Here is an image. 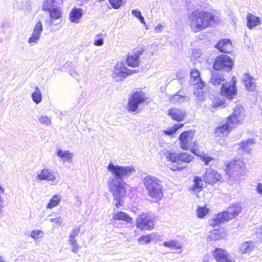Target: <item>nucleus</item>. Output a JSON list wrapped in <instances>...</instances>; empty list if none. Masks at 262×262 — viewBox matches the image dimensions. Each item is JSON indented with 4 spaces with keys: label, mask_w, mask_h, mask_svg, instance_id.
I'll return each instance as SVG.
<instances>
[{
    "label": "nucleus",
    "mask_w": 262,
    "mask_h": 262,
    "mask_svg": "<svg viewBox=\"0 0 262 262\" xmlns=\"http://www.w3.org/2000/svg\"><path fill=\"white\" fill-rule=\"evenodd\" d=\"M113 177L107 182V185L112 192L115 201V205L119 208L123 204V197L126 193L125 180L135 171L134 168L129 166H120L110 163L107 167Z\"/></svg>",
    "instance_id": "1"
},
{
    "label": "nucleus",
    "mask_w": 262,
    "mask_h": 262,
    "mask_svg": "<svg viewBox=\"0 0 262 262\" xmlns=\"http://www.w3.org/2000/svg\"><path fill=\"white\" fill-rule=\"evenodd\" d=\"M190 27L194 32H198L215 24V16L210 12L196 10L189 16Z\"/></svg>",
    "instance_id": "2"
},
{
    "label": "nucleus",
    "mask_w": 262,
    "mask_h": 262,
    "mask_svg": "<svg viewBox=\"0 0 262 262\" xmlns=\"http://www.w3.org/2000/svg\"><path fill=\"white\" fill-rule=\"evenodd\" d=\"M143 183L148 196L155 202L159 201L163 197V186L161 180L158 178L148 175L143 179Z\"/></svg>",
    "instance_id": "3"
},
{
    "label": "nucleus",
    "mask_w": 262,
    "mask_h": 262,
    "mask_svg": "<svg viewBox=\"0 0 262 262\" xmlns=\"http://www.w3.org/2000/svg\"><path fill=\"white\" fill-rule=\"evenodd\" d=\"M165 156L169 161L172 162V165L170 169L173 171L182 170L186 167V163L190 162L194 158L193 156L186 152L177 154L167 151Z\"/></svg>",
    "instance_id": "4"
},
{
    "label": "nucleus",
    "mask_w": 262,
    "mask_h": 262,
    "mask_svg": "<svg viewBox=\"0 0 262 262\" xmlns=\"http://www.w3.org/2000/svg\"><path fill=\"white\" fill-rule=\"evenodd\" d=\"M242 210L239 204H233L227 208L225 211L217 214L210 220L209 224L213 227H216L221 223L231 220L235 218Z\"/></svg>",
    "instance_id": "5"
},
{
    "label": "nucleus",
    "mask_w": 262,
    "mask_h": 262,
    "mask_svg": "<svg viewBox=\"0 0 262 262\" xmlns=\"http://www.w3.org/2000/svg\"><path fill=\"white\" fill-rule=\"evenodd\" d=\"M246 172V164L241 160L232 161L227 165L226 173L235 180L244 176Z\"/></svg>",
    "instance_id": "6"
},
{
    "label": "nucleus",
    "mask_w": 262,
    "mask_h": 262,
    "mask_svg": "<svg viewBox=\"0 0 262 262\" xmlns=\"http://www.w3.org/2000/svg\"><path fill=\"white\" fill-rule=\"evenodd\" d=\"M148 97L145 93L140 89L137 90L133 92L128 99V110L130 112H139V107L140 104L145 102Z\"/></svg>",
    "instance_id": "7"
},
{
    "label": "nucleus",
    "mask_w": 262,
    "mask_h": 262,
    "mask_svg": "<svg viewBox=\"0 0 262 262\" xmlns=\"http://www.w3.org/2000/svg\"><path fill=\"white\" fill-rule=\"evenodd\" d=\"M233 66V61L230 57L221 55L215 58L213 68L214 70L229 72L232 70Z\"/></svg>",
    "instance_id": "8"
},
{
    "label": "nucleus",
    "mask_w": 262,
    "mask_h": 262,
    "mask_svg": "<svg viewBox=\"0 0 262 262\" xmlns=\"http://www.w3.org/2000/svg\"><path fill=\"white\" fill-rule=\"evenodd\" d=\"M136 227L142 230H151L154 227V221L147 213L139 215L136 219Z\"/></svg>",
    "instance_id": "9"
},
{
    "label": "nucleus",
    "mask_w": 262,
    "mask_h": 262,
    "mask_svg": "<svg viewBox=\"0 0 262 262\" xmlns=\"http://www.w3.org/2000/svg\"><path fill=\"white\" fill-rule=\"evenodd\" d=\"M138 72L139 70H130L126 67L123 63H119L115 66L114 70L113 78L116 81L123 80L127 76Z\"/></svg>",
    "instance_id": "10"
},
{
    "label": "nucleus",
    "mask_w": 262,
    "mask_h": 262,
    "mask_svg": "<svg viewBox=\"0 0 262 262\" xmlns=\"http://www.w3.org/2000/svg\"><path fill=\"white\" fill-rule=\"evenodd\" d=\"M235 127L233 122H231L228 119L222 122L221 125L215 129L214 134L218 137L227 136L230 131Z\"/></svg>",
    "instance_id": "11"
},
{
    "label": "nucleus",
    "mask_w": 262,
    "mask_h": 262,
    "mask_svg": "<svg viewBox=\"0 0 262 262\" xmlns=\"http://www.w3.org/2000/svg\"><path fill=\"white\" fill-rule=\"evenodd\" d=\"M222 177L221 174L211 168L207 169L205 174L203 175V180L206 183L213 184L220 181Z\"/></svg>",
    "instance_id": "12"
},
{
    "label": "nucleus",
    "mask_w": 262,
    "mask_h": 262,
    "mask_svg": "<svg viewBox=\"0 0 262 262\" xmlns=\"http://www.w3.org/2000/svg\"><path fill=\"white\" fill-rule=\"evenodd\" d=\"M194 136V133L192 130L186 131L182 133L179 136L180 147L183 150L188 149L189 144Z\"/></svg>",
    "instance_id": "13"
},
{
    "label": "nucleus",
    "mask_w": 262,
    "mask_h": 262,
    "mask_svg": "<svg viewBox=\"0 0 262 262\" xmlns=\"http://www.w3.org/2000/svg\"><path fill=\"white\" fill-rule=\"evenodd\" d=\"M237 94L236 86H233V84L228 82H225L221 86V94L229 99L233 98Z\"/></svg>",
    "instance_id": "14"
},
{
    "label": "nucleus",
    "mask_w": 262,
    "mask_h": 262,
    "mask_svg": "<svg viewBox=\"0 0 262 262\" xmlns=\"http://www.w3.org/2000/svg\"><path fill=\"white\" fill-rule=\"evenodd\" d=\"M243 107L241 105H236L233 110V112L231 115L229 116L227 119L231 122H233L234 125L240 123L243 118Z\"/></svg>",
    "instance_id": "15"
},
{
    "label": "nucleus",
    "mask_w": 262,
    "mask_h": 262,
    "mask_svg": "<svg viewBox=\"0 0 262 262\" xmlns=\"http://www.w3.org/2000/svg\"><path fill=\"white\" fill-rule=\"evenodd\" d=\"M212 255L217 262H232L228 253L223 249L215 248Z\"/></svg>",
    "instance_id": "16"
},
{
    "label": "nucleus",
    "mask_w": 262,
    "mask_h": 262,
    "mask_svg": "<svg viewBox=\"0 0 262 262\" xmlns=\"http://www.w3.org/2000/svg\"><path fill=\"white\" fill-rule=\"evenodd\" d=\"M37 177L39 180H45L47 181L54 182L56 179V176L53 170L45 168L38 171Z\"/></svg>",
    "instance_id": "17"
},
{
    "label": "nucleus",
    "mask_w": 262,
    "mask_h": 262,
    "mask_svg": "<svg viewBox=\"0 0 262 262\" xmlns=\"http://www.w3.org/2000/svg\"><path fill=\"white\" fill-rule=\"evenodd\" d=\"M226 79L222 72L214 70L211 72V76L210 79V83L212 85L217 86L225 83Z\"/></svg>",
    "instance_id": "18"
},
{
    "label": "nucleus",
    "mask_w": 262,
    "mask_h": 262,
    "mask_svg": "<svg viewBox=\"0 0 262 262\" xmlns=\"http://www.w3.org/2000/svg\"><path fill=\"white\" fill-rule=\"evenodd\" d=\"M42 30L43 27L41 22L38 21L35 24L31 36L28 39L29 43H37L40 39Z\"/></svg>",
    "instance_id": "19"
},
{
    "label": "nucleus",
    "mask_w": 262,
    "mask_h": 262,
    "mask_svg": "<svg viewBox=\"0 0 262 262\" xmlns=\"http://www.w3.org/2000/svg\"><path fill=\"white\" fill-rule=\"evenodd\" d=\"M190 82L192 84L196 85L200 89H202L205 85V83L201 80L199 71L196 69L191 70Z\"/></svg>",
    "instance_id": "20"
},
{
    "label": "nucleus",
    "mask_w": 262,
    "mask_h": 262,
    "mask_svg": "<svg viewBox=\"0 0 262 262\" xmlns=\"http://www.w3.org/2000/svg\"><path fill=\"white\" fill-rule=\"evenodd\" d=\"M168 114L173 120L180 122L184 120L186 112L183 110L172 107L168 110Z\"/></svg>",
    "instance_id": "21"
},
{
    "label": "nucleus",
    "mask_w": 262,
    "mask_h": 262,
    "mask_svg": "<svg viewBox=\"0 0 262 262\" xmlns=\"http://www.w3.org/2000/svg\"><path fill=\"white\" fill-rule=\"evenodd\" d=\"M215 47L221 52L229 53L232 50V45L230 39H222L220 40Z\"/></svg>",
    "instance_id": "22"
},
{
    "label": "nucleus",
    "mask_w": 262,
    "mask_h": 262,
    "mask_svg": "<svg viewBox=\"0 0 262 262\" xmlns=\"http://www.w3.org/2000/svg\"><path fill=\"white\" fill-rule=\"evenodd\" d=\"M247 26L249 29H252L260 25V18L252 13H248L246 16Z\"/></svg>",
    "instance_id": "23"
},
{
    "label": "nucleus",
    "mask_w": 262,
    "mask_h": 262,
    "mask_svg": "<svg viewBox=\"0 0 262 262\" xmlns=\"http://www.w3.org/2000/svg\"><path fill=\"white\" fill-rule=\"evenodd\" d=\"M253 78L249 74L245 73L243 77V81H244L246 89L248 91L253 92L255 90L256 84L253 81Z\"/></svg>",
    "instance_id": "24"
},
{
    "label": "nucleus",
    "mask_w": 262,
    "mask_h": 262,
    "mask_svg": "<svg viewBox=\"0 0 262 262\" xmlns=\"http://www.w3.org/2000/svg\"><path fill=\"white\" fill-rule=\"evenodd\" d=\"M193 184L189 188V191L193 194L200 192L203 186L202 178L201 177L195 176L193 178Z\"/></svg>",
    "instance_id": "25"
},
{
    "label": "nucleus",
    "mask_w": 262,
    "mask_h": 262,
    "mask_svg": "<svg viewBox=\"0 0 262 262\" xmlns=\"http://www.w3.org/2000/svg\"><path fill=\"white\" fill-rule=\"evenodd\" d=\"M56 154L63 162H71L72 161L73 155L69 150H62L61 149H59L57 150Z\"/></svg>",
    "instance_id": "26"
},
{
    "label": "nucleus",
    "mask_w": 262,
    "mask_h": 262,
    "mask_svg": "<svg viewBox=\"0 0 262 262\" xmlns=\"http://www.w3.org/2000/svg\"><path fill=\"white\" fill-rule=\"evenodd\" d=\"M113 219L115 220H122L128 223H133V219L123 211H118L113 216Z\"/></svg>",
    "instance_id": "27"
},
{
    "label": "nucleus",
    "mask_w": 262,
    "mask_h": 262,
    "mask_svg": "<svg viewBox=\"0 0 262 262\" xmlns=\"http://www.w3.org/2000/svg\"><path fill=\"white\" fill-rule=\"evenodd\" d=\"M82 15V10L81 8H74L70 14V19L72 22L77 23Z\"/></svg>",
    "instance_id": "28"
},
{
    "label": "nucleus",
    "mask_w": 262,
    "mask_h": 262,
    "mask_svg": "<svg viewBox=\"0 0 262 262\" xmlns=\"http://www.w3.org/2000/svg\"><path fill=\"white\" fill-rule=\"evenodd\" d=\"M163 245L165 247L169 248L173 250H178L182 248V244L177 240L165 241L163 243Z\"/></svg>",
    "instance_id": "29"
},
{
    "label": "nucleus",
    "mask_w": 262,
    "mask_h": 262,
    "mask_svg": "<svg viewBox=\"0 0 262 262\" xmlns=\"http://www.w3.org/2000/svg\"><path fill=\"white\" fill-rule=\"evenodd\" d=\"M189 100L188 97L186 96L180 95L178 93H176L170 97V101L173 104L181 103Z\"/></svg>",
    "instance_id": "30"
},
{
    "label": "nucleus",
    "mask_w": 262,
    "mask_h": 262,
    "mask_svg": "<svg viewBox=\"0 0 262 262\" xmlns=\"http://www.w3.org/2000/svg\"><path fill=\"white\" fill-rule=\"evenodd\" d=\"M254 244L251 242H244L239 247V250L242 253H249L254 248Z\"/></svg>",
    "instance_id": "31"
},
{
    "label": "nucleus",
    "mask_w": 262,
    "mask_h": 262,
    "mask_svg": "<svg viewBox=\"0 0 262 262\" xmlns=\"http://www.w3.org/2000/svg\"><path fill=\"white\" fill-rule=\"evenodd\" d=\"M225 234L221 230H214L213 232L208 236L207 238L210 241H216L223 238Z\"/></svg>",
    "instance_id": "32"
},
{
    "label": "nucleus",
    "mask_w": 262,
    "mask_h": 262,
    "mask_svg": "<svg viewBox=\"0 0 262 262\" xmlns=\"http://www.w3.org/2000/svg\"><path fill=\"white\" fill-rule=\"evenodd\" d=\"M50 13V24H53V19H56L59 18L61 16V12L60 10L58 9L57 7L54 8L53 9H51V10H48Z\"/></svg>",
    "instance_id": "33"
},
{
    "label": "nucleus",
    "mask_w": 262,
    "mask_h": 262,
    "mask_svg": "<svg viewBox=\"0 0 262 262\" xmlns=\"http://www.w3.org/2000/svg\"><path fill=\"white\" fill-rule=\"evenodd\" d=\"M32 98L33 101L36 104L40 103L42 99V96L40 89L38 86H36L35 91L32 94Z\"/></svg>",
    "instance_id": "34"
},
{
    "label": "nucleus",
    "mask_w": 262,
    "mask_h": 262,
    "mask_svg": "<svg viewBox=\"0 0 262 262\" xmlns=\"http://www.w3.org/2000/svg\"><path fill=\"white\" fill-rule=\"evenodd\" d=\"M152 239L153 234H150L140 236L138 238L137 241L139 244L144 245L150 243Z\"/></svg>",
    "instance_id": "35"
},
{
    "label": "nucleus",
    "mask_w": 262,
    "mask_h": 262,
    "mask_svg": "<svg viewBox=\"0 0 262 262\" xmlns=\"http://www.w3.org/2000/svg\"><path fill=\"white\" fill-rule=\"evenodd\" d=\"M126 61L127 65L132 67H138L139 63V60H138L136 57L133 56L132 54L127 56Z\"/></svg>",
    "instance_id": "36"
},
{
    "label": "nucleus",
    "mask_w": 262,
    "mask_h": 262,
    "mask_svg": "<svg viewBox=\"0 0 262 262\" xmlns=\"http://www.w3.org/2000/svg\"><path fill=\"white\" fill-rule=\"evenodd\" d=\"M61 200V197L58 195H55L53 196L52 199L50 200L49 203L47 205L48 208H52L57 206Z\"/></svg>",
    "instance_id": "37"
},
{
    "label": "nucleus",
    "mask_w": 262,
    "mask_h": 262,
    "mask_svg": "<svg viewBox=\"0 0 262 262\" xmlns=\"http://www.w3.org/2000/svg\"><path fill=\"white\" fill-rule=\"evenodd\" d=\"M254 141L253 139H248L246 141H244L241 142L239 143V146L241 148L243 149L245 151L249 152L250 150V148L248 147L249 145H252L254 144Z\"/></svg>",
    "instance_id": "38"
},
{
    "label": "nucleus",
    "mask_w": 262,
    "mask_h": 262,
    "mask_svg": "<svg viewBox=\"0 0 262 262\" xmlns=\"http://www.w3.org/2000/svg\"><path fill=\"white\" fill-rule=\"evenodd\" d=\"M80 231V226H75L69 234V241H74L75 237L78 235Z\"/></svg>",
    "instance_id": "39"
},
{
    "label": "nucleus",
    "mask_w": 262,
    "mask_h": 262,
    "mask_svg": "<svg viewBox=\"0 0 262 262\" xmlns=\"http://www.w3.org/2000/svg\"><path fill=\"white\" fill-rule=\"evenodd\" d=\"M57 7L55 0H47L43 5V9L46 10H51Z\"/></svg>",
    "instance_id": "40"
},
{
    "label": "nucleus",
    "mask_w": 262,
    "mask_h": 262,
    "mask_svg": "<svg viewBox=\"0 0 262 262\" xmlns=\"http://www.w3.org/2000/svg\"><path fill=\"white\" fill-rule=\"evenodd\" d=\"M126 0H108L110 5L114 9H118Z\"/></svg>",
    "instance_id": "41"
},
{
    "label": "nucleus",
    "mask_w": 262,
    "mask_h": 262,
    "mask_svg": "<svg viewBox=\"0 0 262 262\" xmlns=\"http://www.w3.org/2000/svg\"><path fill=\"white\" fill-rule=\"evenodd\" d=\"M132 14L136 17L142 24H145L144 18L142 15L141 12L139 10L133 9L132 10Z\"/></svg>",
    "instance_id": "42"
},
{
    "label": "nucleus",
    "mask_w": 262,
    "mask_h": 262,
    "mask_svg": "<svg viewBox=\"0 0 262 262\" xmlns=\"http://www.w3.org/2000/svg\"><path fill=\"white\" fill-rule=\"evenodd\" d=\"M208 213V210L204 207H199L197 210L198 216L199 218L204 217Z\"/></svg>",
    "instance_id": "43"
},
{
    "label": "nucleus",
    "mask_w": 262,
    "mask_h": 262,
    "mask_svg": "<svg viewBox=\"0 0 262 262\" xmlns=\"http://www.w3.org/2000/svg\"><path fill=\"white\" fill-rule=\"evenodd\" d=\"M69 244L71 245V246L72 247V251L75 253H78V250L79 249V246L77 243V241L76 240L71 241H69Z\"/></svg>",
    "instance_id": "44"
},
{
    "label": "nucleus",
    "mask_w": 262,
    "mask_h": 262,
    "mask_svg": "<svg viewBox=\"0 0 262 262\" xmlns=\"http://www.w3.org/2000/svg\"><path fill=\"white\" fill-rule=\"evenodd\" d=\"M43 233L40 230H33L31 233V237L35 239L41 237Z\"/></svg>",
    "instance_id": "45"
},
{
    "label": "nucleus",
    "mask_w": 262,
    "mask_h": 262,
    "mask_svg": "<svg viewBox=\"0 0 262 262\" xmlns=\"http://www.w3.org/2000/svg\"><path fill=\"white\" fill-rule=\"evenodd\" d=\"M201 159L206 165L211 164V162L213 160V158L212 157L206 155L201 156Z\"/></svg>",
    "instance_id": "46"
},
{
    "label": "nucleus",
    "mask_w": 262,
    "mask_h": 262,
    "mask_svg": "<svg viewBox=\"0 0 262 262\" xmlns=\"http://www.w3.org/2000/svg\"><path fill=\"white\" fill-rule=\"evenodd\" d=\"M39 121L41 123L49 125L51 123V119L46 116H42L39 117Z\"/></svg>",
    "instance_id": "47"
},
{
    "label": "nucleus",
    "mask_w": 262,
    "mask_h": 262,
    "mask_svg": "<svg viewBox=\"0 0 262 262\" xmlns=\"http://www.w3.org/2000/svg\"><path fill=\"white\" fill-rule=\"evenodd\" d=\"M49 220L50 222L55 223L57 224H61L62 222V219H61L60 217H55V218H52L50 217L49 219Z\"/></svg>",
    "instance_id": "48"
},
{
    "label": "nucleus",
    "mask_w": 262,
    "mask_h": 262,
    "mask_svg": "<svg viewBox=\"0 0 262 262\" xmlns=\"http://www.w3.org/2000/svg\"><path fill=\"white\" fill-rule=\"evenodd\" d=\"M132 54L133 55V56L136 57V58L139 60L140 56L143 54V51L142 50H137L133 52Z\"/></svg>",
    "instance_id": "49"
},
{
    "label": "nucleus",
    "mask_w": 262,
    "mask_h": 262,
    "mask_svg": "<svg viewBox=\"0 0 262 262\" xmlns=\"http://www.w3.org/2000/svg\"><path fill=\"white\" fill-rule=\"evenodd\" d=\"M164 134L168 136H172L174 133V130L172 127L167 128L166 130H163Z\"/></svg>",
    "instance_id": "50"
},
{
    "label": "nucleus",
    "mask_w": 262,
    "mask_h": 262,
    "mask_svg": "<svg viewBox=\"0 0 262 262\" xmlns=\"http://www.w3.org/2000/svg\"><path fill=\"white\" fill-rule=\"evenodd\" d=\"M103 44V39L102 38L97 39L94 41V45L97 46H101Z\"/></svg>",
    "instance_id": "51"
},
{
    "label": "nucleus",
    "mask_w": 262,
    "mask_h": 262,
    "mask_svg": "<svg viewBox=\"0 0 262 262\" xmlns=\"http://www.w3.org/2000/svg\"><path fill=\"white\" fill-rule=\"evenodd\" d=\"M183 124L177 123L173 125L172 126V128L174 129V132L176 133L179 128H182L183 126Z\"/></svg>",
    "instance_id": "52"
},
{
    "label": "nucleus",
    "mask_w": 262,
    "mask_h": 262,
    "mask_svg": "<svg viewBox=\"0 0 262 262\" xmlns=\"http://www.w3.org/2000/svg\"><path fill=\"white\" fill-rule=\"evenodd\" d=\"M202 262H214V259L210 256H205L203 258Z\"/></svg>",
    "instance_id": "53"
},
{
    "label": "nucleus",
    "mask_w": 262,
    "mask_h": 262,
    "mask_svg": "<svg viewBox=\"0 0 262 262\" xmlns=\"http://www.w3.org/2000/svg\"><path fill=\"white\" fill-rule=\"evenodd\" d=\"M163 28L164 27L162 25L159 24L156 27L155 30L156 33H160L162 32Z\"/></svg>",
    "instance_id": "54"
},
{
    "label": "nucleus",
    "mask_w": 262,
    "mask_h": 262,
    "mask_svg": "<svg viewBox=\"0 0 262 262\" xmlns=\"http://www.w3.org/2000/svg\"><path fill=\"white\" fill-rule=\"evenodd\" d=\"M70 74L72 77H73L75 78H76L78 76V74L77 72L73 70H71L70 71Z\"/></svg>",
    "instance_id": "55"
},
{
    "label": "nucleus",
    "mask_w": 262,
    "mask_h": 262,
    "mask_svg": "<svg viewBox=\"0 0 262 262\" xmlns=\"http://www.w3.org/2000/svg\"><path fill=\"white\" fill-rule=\"evenodd\" d=\"M257 190L258 193L262 194V184H258V185L257 186Z\"/></svg>",
    "instance_id": "56"
},
{
    "label": "nucleus",
    "mask_w": 262,
    "mask_h": 262,
    "mask_svg": "<svg viewBox=\"0 0 262 262\" xmlns=\"http://www.w3.org/2000/svg\"><path fill=\"white\" fill-rule=\"evenodd\" d=\"M229 83H231L232 84H233V86H235V84H236V77L235 76H233L232 77V79H231V81L230 82H228Z\"/></svg>",
    "instance_id": "57"
},
{
    "label": "nucleus",
    "mask_w": 262,
    "mask_h": 262,
    "mask_svg": "<svg viewBox=\"0 0 262 262\" xmlns=\"http://www.w3.org/2000/svg\"><path fill=\"white\" fill-rule=\"evenodd\" d=\"M4 189L0 186V203L3 202L2 195L4 193Z\"/></svg>",
    "instance_id": "58"
},
{
    "label": "nucleus",
    "mask_w": 262,
    "mask_h": 262,
    "mask_svg": "<svg viewBox=\"0 0 262 262\" xmlns=\"http://www.w3.org/2000/svg\"><path fill=\"white\" fill-rule=\"evenodd\" d=\"M191 152L195 155L196 156H199V152L200 151H198L196 149H194V148H192L191 150Z\"/></svg>",
    "instance_id": "59"
},
{
    "label": "nucleus",
    "mask_w": 262,
    "mask_h": 262,
    "mask_svg": "<svg viewBox=\"0 0 262 262\" xmlns=\"http://www.w3.org/2000/svg\"><path fill=\"white\" fill-rule=\"evenodd\" d=\"M4 260V257L2 255H0V261L2 262Z\"/></svg>",
    "instance_id": "60"
},
{
    "label": "nucleus",
    "mask_w": 262,
    "mask_h": 262,
    "mask_svg": "<svg viewBox=\"0 0 262 262\" xmlns=\"http://www.w3.org/2000/svg\"><path fill=\"white\" fill-rule=\"evenodd\" d=\"M222 104H222V103H221V102H220V103H217V106H222Z\"/></svg>",
    "instance_id": "61"
},
{
    "label": "nucleus",
    "mask_w": 262,
    "mask_h": 262,
    "mask_svg": "<svg viewBox=\"0 0 262 262\" xmlns=\"http://www.w3.org/2000/svg\"><path fill=\"white\" fill-rule=\"evenodd\" d=\"M2 205L0 204V212L1 211Z\"/></svg>",
    "instance_id": "62"
},
{
    "label": "nucleus",
    "mask_w": 262,
    "mask_h": 262,
    "mask_svg": "<svg viewBox=\"0 0 262 262\" xmlns=\"http://www.w3.org/2000/svg\"><path fill=\"white\" fill-rule=\"evenodd\" d=\"M2 262H6L5 260L3 261Z\"/></svg>",
    "instance_id": "63"
}]
</instances>
